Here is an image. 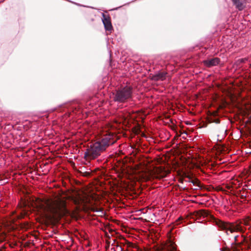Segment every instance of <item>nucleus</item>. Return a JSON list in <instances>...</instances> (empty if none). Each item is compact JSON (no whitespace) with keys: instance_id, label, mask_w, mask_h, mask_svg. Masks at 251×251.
<instances>
[{"instance_id":"obj_1","label":"nucleus","mask_w":251,"mask_h":251,"mask_svg":"<svg viewBox=\"0 0 251 251\" xmlns=\"http://www.w3.org/2000/svg\"><path fill=\"white\" fill-rule=\"evenodd\" d=\"M33 205L36 207L40 216L46 220L60 217L66 212L65 201L60 198L44 200L36 199Z\"/></svg>"},{"instance_id":"obj_2","label":"nucleus","mask_w":251,"mask_h":251,"mask_svg":"<svg viewBox=\"0 0 251 251\" xmlns=\"http://www.w3.org/2000/svg\"><path fill=\"white\" fill-rule=\"evenodd\" d=\"M116 141L113 133L103 136L100 139L92 144L87 149L84 156L88 159H94L99 156L107 148L113 144Z\"/></svg>"},{"instance_id":"obj_3","label":"nucleus","mask_w":251,"mask_h":251,"mask_svg":"<svg viewBox=\"0 0 251 251\" xmlns=\"http://www.w3.org/2000/svg\"><path fill=\"white\" fill-rule=\"evenodd\" d=\"M131 95V88L127 86L116 92L114 97V100L118 102H123L130 98Z\"/></svg>"},{"instance_id":"obj_4","label":"nucleus","mask_w":251,"mask_h":251,"mask_svg":"<svg viewBox=\"0 0 251 251\" xmlns=\"http://www.w3.org/2000/svg\"><path fill=\"white\" fill-rule=\"evenodd\" d=\"M218 226L223 229L226 230L227 233L229 231L230 233H233L235 231H242L243 229L242 226L239 225H234L230 223H227L222 221H220L218 223Z\"/></svg>"},{"instance_id":"obj_5","label":"nucleus","mask_w":251,"mask_h":251,"mask_svg":"<svg viewBox=\"0 0 251 251\" xmlns=\"http://www.w3.org/2000/svg\"><path fill=\"white\" fill-rule=\"evenodd\" d=\"M102 21L104 25L105 29L106 31H111L112 29V26L109 17L102 14Z\"/></svg>"},{"instance_id":"obj_6","label":"nucleus","mask_w":251,"mask_h":251,"mask_svg":"<svg viewBox=\"0 0 251 251\" xmlns=\"http://www.w3.org/2000/svg\"><path fill=\"white\" fill-rule=\"evenodd\" d=\"M220 59L218 58H213L203 61L204 64L208 67L215 66L219 63Z\"/></svg>"},{"instance_id":"obj_7","label":"nucleus","mask_w":251,"mask_h":251,"mask_svg":"<svg viewBox=\"0 0 251 251\" xmlns=\"http://www.w3.org/2000/svg\"><path fill=\"white\" fill-rule=\"evenodd\" d=\"M167 73L165 72H160L152 76V79L155 81L164 80L166 77Z\"/></svg>"},{"instance_id":"obj_8","label":"nucleus","mask_w":251,"mask_h":251,"mask_svg":"<svg viewBox=\"0 0 251 251\" xmlns=\"http://www.w3.org/2000/svg\"><path fill=\"white\" fill-rule=\"evenodd\" d=\"M234 5L239 10H242L245 7V1L244 0H232Z\"/></svg>"},{"instance_id":"obj_9","label":"nucleus","mask_w":251,"mask_h":251,"mask_svg":"<svg viewBox=\"0 0 251 251\" xmlns=\"http://www.w3.org/2000/svg\"><path fill=\"white\" fill-rule=\"evenodd\" d=\"M250 222H251V218L248 217L247 219L244 221V224L245 225H251Z\"/></svg>"},{"instance_id":"obj_10","label":"nucleus","mask_w":251,"mask_h":251,"mask_svg":"<svg viewBox=\"0 0 251 251\" xmlns=\"http://www.w3.org/2000/svg\"><path fill=\"white\" fill-rule=\"evenodd\" d=\"M191 182H192L194 185L195 184V182L193 180H190Z\"/></svg>"},{"instance_id":"obj_11","label":"nucleus","mask_w":251,"mask_h":251,"mask_svg":"<svg viewBox=\"0 0 251 251\" xmlns=\"http://www.w3.org/2000/svg\"><path fill=\"white\" fill-rule=\"evenodd\" d=\"M174 250H176V248L175 246H173L172 248V251H174Z\"/></svg>"},{"instance_id":"obj_12","label":"nucleus","mask_w":251,"mask_h":251,"mask_svg":"<svg viewBox=\"0 0 251 251\" xmlns=\"http://www.w3.org/2000/svg\"><path fill=\"white\" fill-rule=\"evenodd\" d=\"M215 122H216V123H219V121L218 120H216V121H215Z\"/></svg>"},{"instance_id":"obj_13","label":"nucleus","mask_w":251,"mask_h":251,"mask_svg":"<svg viewBox=\"0 0 251 251\" xmlns=\"http://www.w3.org/2000/svg\"><path fill=\"white\" fill-rule=\"evenodd\" d=\"M237 237V236H234V238H235V240H236V239Z\"/></svg>"}]
</instances>
